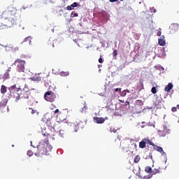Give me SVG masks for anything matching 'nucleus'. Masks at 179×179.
<instances>
[{
	"label": "nucleus",
	"instance_id": "nucleus-1",
	"mask_svg": "<svg viewBox=\"0 0 179 179\" xmlns=\"http://www.w3.org/2000/svg\"><path fill=\"white\" fill-rule=\"evenodd\" d=\"M3 21L1 23L4 27H13L17 24L20 19V16L17 14V8L14 6H9L7 10L3 11L2 14Z\"/></svg>",
	"mask_w": 179,
	"mask_h": 179
},
{
	"label": "nucleus",
	"instance_id": "nucleus-2",
	"mask_svg": "<svg viewBox=\"0 0 179 179\" xmlns=\"http://www.w3.org/2000/svg\"><path fill=\"white\" fill-rule=\"evenodd\" d=\"M52 147L51 145H48V144H43L40 143L37 146V150L35 152V156H38V157H43V156H47L49 155L50 152Z\"/></svg>",
	"mask_w": 179,
	"mask_h": 179
},
{
	"label": "nucleus",
	"instance_id": "nucleus-3",
	"mask_svg": "<svg viewBox=\"0 0 179 179\" xmlns=\"http://www.w3.org/2000/svg\"><path fill=\"white\" fill-rule=\"evenodd\" d=\"M20 90H21V88L17 87L16 84L10 87L9 88L10 96L13 99H15L16 103H17V101L20 100Z\"/></svg>",
	"mask_w": 179,
	"mask_h": 179
},
{
	"label": "nucleus",
	"instance_id": "nucleus-4",
	"mask_svg": "<svg viewBox=\"0 0 179 179\" xmlns=\"http://www.w3.org/2000/svg\"><path fill=\"white\" fill-rule=\"evenodd\" d=\"M13 65H15L16 67V69L17 72H24L26 65V61L22 59H16Z\"/></svg>",
	"mask_w": 179,
	"mask_h": 179
},
{
	"label": "nucleus",
	"instance_id": "nucleus-5",
	"mask_svg": "<svg viewBox=\"0 0 179 179\" xmlns=\"http://www.w3.org/2000/svg\"><path fill=\"white\" fill-rule=\"evenodd\" d=\"M44 99L49 103H54L57 99V94L52 91H48L44 94Z\"/></svg>",
	"mask_w": 179,
	"mask_h": 179
},
{
	"label": "nucleus",
	"instance_id": "nucleus-6",
	"mask_svg": "<svg viewBox=\"0 0 179 179\" xmlns=\"http://www.w3.org/2000/svg\"><path fill=\"white\" fill-rule=\"evenodd\" d=\"M20 92V98L21 97V99H29L31 94L30 90L26 86L22 90L21 89Z\"/></svg>",
	"mask_w": 179,
	"mask_h": 179
},
{
	"label": "nucleus",
	"instance_id": "nucleus-7",
	"mask_svg": "<svg viewBox=\"0 0 179 179\" xmlns=\"http://www.w3.org/2000/svg\"><path fill=\"white\" fill-rule=\"evenodd\" d=\"M170 132V129L167 128V127L164 126L162 130H158V135L162 137L166 136Z\"/></svg>",
	"mask_w": 179,
	"mask_h": 179
},
{
	"label": "nucleus",
	"instance_id": "nucleus-8",
	"mask_svg": "<svg viewBox=\"0 0 179 179\" xmlns=\"http://www.w3.org/2000/svg\"><path fill=\"white\" fill-rule=\"evenodd\" d=\"M171 33H176V31H178L179 25L178 24H172L170 27Z\"/></svg>",
	"mask_w": 179,
	"mask_h": 179
},
{
	"label": "nucleus",
	"instance_id": "nucleus-9",
	"mask_svg": "<svg viewBox=\"0 0 179 179\" xmlns=\"http://www.w3.org/2000/svg\"><path fill=\"white\" fill-rule=\"evenodd\" d=\"M164 35L161 36L160 38L158 39L159 45L161 47H164L166 45V39Z\"/></svg>",
	"mask_w": 179,
	"mask_h": 179
},
{
	"label": "nucleus",
	"instance_id": "nucleus-10",
	"mask_svg": "<svg viewBox=\"0 0 179 179\" xmlns=\"http://www.w3.org/2000/svg\"><path fill=\"white\" fill-rule=\"evenodd\" d=\"M9 72H10V67L8 68L6 71L4 73V74L3 75V80H8V79H9L10 78V74Z\"/></svg>",
	"mask_w": 179,
	"mask_h": 179
},
{
	"label": "nucleus",
	"instance_id": "nucleus-11",
	"mask_svg": "<svg viewBox=\"0 0 179 179\" xmlns=\"http://www.w3.org/2000/svg\"><path fill=\"white\" fill-rule=\"evenodd\" d=\"M94 121L96 124H104V122L106 121V120H104L103 117H94Z\"/></svg>",
	"mask_w": 179,
	"mask_h": 179
},
{
	"label": "nucleus",
	"instance_id": "nucleus-12",
	"mask_svg": "<svg viewBox=\"0 0 179 179\" xmlns=\"http://www.w3.org/2000/svg\"><path fill=\"white\" fill-rule=\"evenodd\" d=\"M139 148H141V149H145V148H146V138L139 143Z\"/></svg>",
	"mask_w": 179,
	"mask_h": 179
},
{
	"label": "nucleus",
	"instance_id": "nucleus-13",
	"mask_svg": "<svg viewBox=\"0 0 179 179\" xmlns=\"http://www.w3.org/2000/svg\"><path fill=\"white\" fill-rule=\"evenodd\" d=\"M0 92H1V94H5V93H6V92H8V88L6 87V86L2 85L1 87Z\"/></svg>",
	"mask_w": 179,
	"mask_h": 179
},
{
	"label": "nucleus",
	"instance_id": "nucleus-14",
	"mask_svg": "<svg viewBox=\"0 0 179 179\" xmlns=\"http://www.w3.org/2000/svg\"><path fill=\"white\" fill-rule=\"evenodd\" d=\"M31 79V80L40 82L41 80V76H40V75H35Z\"/></svg>",
	"mask_w": 179,
	"mask_h": 179
},
{
	"label": "nucleus",
	"instance_id": "nucleus-15",
	"mask_svg": "<svg viewBox=\"0 0 179 179\" xmlns=\"http://www.w3.org/2000/svg\"><path fill=\"white\" fill-rule=\"evenodd\" d=\"M173 89V84L172 83H169L168 85L165 87V92H170Z\"/></svg>",
	"mask_w": 179,
	"mask_h": 179
},
{
	"label": "nucleus",
	"instance_id": "nucleus-16",
	"mask_svg": "<svg viewBox=\"0 0 179 179\" xmlns=\"http://www.w3.org/2000/svg\"><path fill=\"white\" fill-rule=\"evenodd\" d=\"M154 149H155V150H157V152H159V153H162L163 152H164L163 150V148H162L160 146L155 145V146H154Z\"/></svg>",
	"mask_w": 179,
	"mask_h": 179
},
{
	"label": "nucleus",
	"instance_id": "nucleus-17",
	"mask_svg": "<svg viewBox=\"0 0 179 179\" xmlns=\"http://www.w3.org/2000/svg\"><path fill=\"white\" fill-rule=\"evenodd\" d=\"M161 171H160V168L159 169H154L152 171V174L153 176L156 175V174H160Z\"/></svg>",
	"mask_w": 179,
	"mask_h": 179
},
{
	"label": "nucleus",
	"instance_id": "nucleus-18",
	"mask_svg": "<svg viewBox=\"0 0 179 179\" xmlns=\"http://www.w3.org/2000/svg\"><path fill=\"white\" fill-rule=\"evenodd\" d=\"M80 113L83 114H86V113H87V106H84L80 110Z\"/></svg>",
	"mask_w": 179,
	"mask_h": 179
},
{
	"label": "nucleus",
	"instance_id": "nucleus-19",
	"mask_svg": "<svg viewBox=\"0 0 179 179\" xmlns=\"http://www.w3.org/2000/svg\"><path fill=\"white\" fill-rule=\"evenodd\" d=\"M26 42H28L29 44H30V43H31V36H28V37L25 38L24 39V41H22V43H26Z\"/></svg>",
	"mask_w": 179,
	"mask_h": 179
},
{
	"label": "nucleus",
	"instance_id": "nucleus-20",
	"mask_svg": "<svg viewBox=\"0 0 179 179\" xmlns=\"http://www.w3.org/2000/svg\"><path fill=\"white\" fill-rule=\"evenodd\" d=\"M7 102L5 100H3L0 102V108H2L3 107H6Z\"/></svg>",
	"mask_w": 179,
	"mask_h": 179
},
{
	"label": "nucleus",
	"instance_id": "nucleus-21",
	"mask_svg": "<svg viewBox=\"0 0 179 179\" xmlns=\"http://www.w3.org/2000/svg\"><path fill=\"white\" fill-rule=\"evenodd\" d=\"M145 142L148 145H150L151 146H153V148H155V146L156 145H155V143H153V142H152V141H150L149 139L145 138Z\"/></svg>",
	"mask_w": 179,
	"mask_h": 179
},
{
	"label": "nucleus",
	"instance_id": "nucleus-22",
	"mask_svg": "<svg viewBox=\"0 0 179 179\" xmlns=\"http://www.w3.org/2000/svg\"><path fill=\"white\" fill-rule=\"evenodd\" d=\"M62 76H69V71H62L60 72Z\"/></svg>",
	"mask_w": 179,
	"mask_h": 179
},
{
	"label": "nucleus",
	"instance_id": "nucleus-23",
	"mask_svg": "<svg viewBox=\"0 0 179 179\" xmlns=\"http://www.w3.org/2000/svg\"><path fill=\"white\" fill-rule=\"evenodd\" d=\"M145 173H152V167L146 166L145 169Z\"/></svg>",
	"mask_w": 179,
	"mask_h": 179
},
{
	"label": "nucleus",
	"instance_id": "nucleus-24",
	"mask_svg": "<svg viewBox=\"0 0 179 179\" xmlns=\"http://www.w3.org/2000/svg\"><path fill=\"white\" fill-rule=\"evenodd\" d=\"M140 160H141V157L139 155H137L134 158V163H139Z\"/></svg>",
	"mask_w": 179,
	"mask_h": 179
},
{
	"label": "nucleus",
	"instance_id": "nucleus-25",
	"mask_svg": "<svg viewBox=\"0 0 179 179\" xmlns=\"http://www.w3.org/2000/svg\"><path fill=\"white\" fill-rule=\"evenodd\" d=\"M78 16H79L78 13L72 12L71 14V17H78Z\"/></svg>",
	"mask_w": 179,
	"mask_h": 179
},
{
	"label": "nucleus",
	"instance_id": "nucleus-26",
	"mask_svg": "<svg viewBox=\"0 0 179 179\" xmlns=\"http://www.w3.org/2000/svg\"><path fill=\"white\" fill-rule=\"evenodd\" d=\"M157 36H158V37H160V36H162V29L159 28V29L157 30Z\"/></svg>",
	"mask_w": 179,
	"mask_h": 179
},
{
	"label": "nucleus",
	"instance_id": "nucleus-27",
	"mask_svg": "<svg viewBox=\"0 0 179 179\" xmlns=\"http://www.w3.org/2000/svg\"><path fill=\"white\" fill-rule=\"evenodd\" d=\"M151 92L153 94H156V93H157V90H156V87H153L152 89H151Z\"/></svg>",
	"mask_w": 179,
	"mask_h": 179
},
{
	"label": "nucleus",
	"instance_id": "nucleus-28",
	"mask_svg": "<svg viewBox=\"0 0 179 179\" xmlns=\"http://www.w3.org/2000/svg\"><path fill=\"white\" fill-rule=\"evenodd\" d=\"M29 110H31V114H38V112L37 111V110H34L31 108H29Z\"/></svg>",
	"mask_w": 179,
	"mask_h": 179
},
{
	"label": "nucleus",
	"instance_id": "nucleus-29",
	"mask_svg": "<svg viewBox=\"0 0 179 179\" xmlns=\"http://www.w3.org/2000/svg\"><path fill=\"white\" fill-rule=\"evenodd\" d=\"M33 155V151L31 150H29L27 151V156H29V157H31V156Z\"/></svg>",
	"mask_w": 179,
	"mask_h": 179
},
{
	"label": "nucleus",
	"instance_id": "nucleus-30",
	"mask_svg": "<svg viewBox=\"0 0 179 179\" xmlns=\"http://www.w3.org/2000/svg\"><path fill=\"white\" fill-rule=\"evenodd\" d=\"M76 6H78V3L76 2H74L73 4H71V7L73 8H73H76Z\"/></svg>",
	"mask_w": 179,
	"mask_h": 179
},
{
	"label": "nucleus",
	"instance_id": "nucleus-31",
	"mask_svg": "<svg viewBox=\"0 0 179 179\" xmlns=\"http://www.w3.org/2000/svg\"><path fill=\"white\" fill-rule=\"evenodd\" d=\"M171 111H172V113H176L177 111V108L176 107H173L171 108Z\"/></svg>",
	"mask_w": 179,
	"mask_h": 179
},
{
	"label": "nucleus",
	"instance_id": "nucleus-32",
	"mask_svg": "<svg viewBox=\"0 0 179 179\" xmlns=\"http://www.w3.org/2000/svg\"><path fill=\"white\" fill-rule=\"evenodd\" d=\"M72 9H73V7H72V6H71H71H67V10H72Z\"/></svg>",
	"mask_w": 179,
	"mask_h": 179
},
{
	"label": "nucleus",
	"instance_id": "nucleus-33",
	"mask_svg": "<svg viewBox=\"0 0 179 179\" xmlns=\"http://www.w3.org/2000/svg\"><path fill=\"white\" fill-rule=\"evenodd\" d=\"M117 50H114L113 53V57H117Z\"/></svg>",
	"mask_w": 179,
	"mask_h": 179
},
{
	"label": "nucleus",
	"instance_id": "nucleus-34",
	"mask_svg": "<svg viewBox=\"0 0 179 179\" xmlns=\"http://www.w3.org/2000/svg\"><path fill=\"white\" fill-rule=\"evenodd\" d=\"M103 59L101 58V56L100 57V58L99 59V64H103Z\"/></svg>",
	"mask_w": 179,
	"mask_h": 179
},
{
	"label": "nucleus",
	"instance_id": "nucleus-35",
	"mask_svg": "<svg viewBox=\"0 0 179 179\" xmlns=\"http://www.w3.org/2000/svg\"><path fill=\"white\" fill-rule=\"evenodd\" d=\"M115 92H118L119 93H121V88H116L115 90Z\"/></svg>",
	"mask_w": 179,
	"mask_h": 179
},
{
	"label": "nucleus",
	"instance_id": "nucleus-36",
	"mask_svg": "<svg viewBox=\"0 0 179 179\" xmlns=\"http://www.w3.org/2000/svg\"><path fill=\"white\" fill-rule=\"evenodd\" d=\"M151 12H153L154 13H156V8H150Z\"/></svg>",
	"mask_w": 179,
	"mask_h": 179
},
{
	"label": "nucleus",
	"instance_id": "nucleus-37",
	"mask_svg": "<svg viewBox=\"0 0 179 179\" xmlns=\"http://www.w3.org/2000/svg\"><path fill=\"white\" fill-rule=\"evenodd\" d=\"M50 108H55V105H54L53 103H51Z\"/></svg>",
	"mask_w": 179,
	"mask_h": 179
},
{
	"label": "nucleus",
	"instance_id": "nucleus-38",
	"mask_svg": "<svg viewBox=\"0 0 179 179\" xmlns=\"http://www.w3.org/2000/svg\"><path fill=\"white\" fill-rule=\"evenodd\" d=\"M64 135H65V131L62 130V137H64Z\"/></svg>",
	"mask_w": 179,
	"mask_h": 179
},
{
	"label": "nucleus",
	"instance_id": "nucleus-39",
	"mask_svg": "<svg viewBox=\"0 0 179 179\" xmlns=\"http://www.w3.org/2000/svg\"><path fill=\"white\" fill-rule=\"evenodd\" d=\"M159 50H160L161 52H164V48H160Z\"/></svg>",
	"mask_w": 179,
	"mask_h": 179
},
{
	"label": "nucleus",
	"instance_id": "nucleus-40",
	"mask_svg": "<svg viewBox=\"0 0 179 179\" xmlns=\"http://www.w3.org/2000/svg\"><path fill=\"white\" fill-rule=\"evenodd\" d=\"M110 2H118V0H109Z\"/></svg>",
	"mask_w": 179,
	"mask_h": 179
},
{
	"label": "nucleus",
	"instance_id": "nucleus-41",
	"mask_svg": "<svg viewBox=\"0 0 179 179\" xmlns=\"http://www.w3.org/2000/svg\"><path fill=\"white\" fill-rule=\"evenodd\" d=\"M124 106H129V101H127L125 102Z\"/></svg>",
	"mask_w": 179,
	"mask_h": 179
},
{
	"label": "nucleus",
	"instance_id": "nucleus-42",
	"mask_svg": "<svg viewBox=\"0 0 179 179\" xmlns=\"http://www.w3.org/2000/svg\"><path fill=\"white\" fill-rule=\"evenodd\" d=\"M57 113H59V109H56V110H55V114H57Z\"/></svg>",
	"mask_w": 179,
	"mask_h": 179
},
{
	"label": "nucleus",
	"instance_id": "nucleus-43",
	"mask_svg": "<svg viewBox=\"0 0 179 179\" xmlns=\"http://www.w3.org/2000/svg\"><path fill=\"white\" fill-rule=\"evenodd\" d=\"M176 108H178V110H179V105H177Z\"/></svg>",
	"mask_w": 179,
	"mask_h": 179
},
{
	"label": "nucleus",
	"instance_id": "nucleus-44",
	"mask_svg": "<svg viewBox=\"0 0 179 179\" xmlns=\"http://www.w3.org/2000/svg\"><path fill=\"white\" fill-rule=\"evenodd\" d=\"M120 1H124V0H120Z\"/></svg>",
	"mask_w": 179,
	"mask_h": 179
},
{
	"label": "nucleus",
	"instance_id": "nucleus-45",
	"mask_svg": "<svg viewBox=\"0 0 179 179\" xmlns=\"http://www.w3.org/2000/svg\"><path fill=\"white\" fill-rule=\"evenodd\" d=\"M178 123H179V120H178Z\"/></svg>",
	"mask_w": 179,
	"mask_h": 179
}]
</instances>
